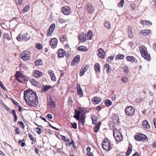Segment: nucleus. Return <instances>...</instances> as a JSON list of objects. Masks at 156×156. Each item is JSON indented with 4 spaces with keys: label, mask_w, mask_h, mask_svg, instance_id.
<instances>
[{
    "label": "nucleus",
    "mask_w": 156,
    "mask_h": 156,
    "mask_svg": "<svg viewBox=\"0 0 156 156\" xmlns=\"http://www.w3.org/2000/svg\"><path fill=\"white\" fill-rule=\"evenodd\" d=\"M84 112V109L79 107L78 110H75L74 115H73V117L81 122L82 125H84L85 121V117Z\"/></svg>",
    "instance_id": "1"
},
{
    "label": "nucleus",
    "mask_w": 156,
    "mask_h": 156,
    "mask_svg": "<svg viewBox=\"0 0 156 156\" xmlns=\"http://www.w3.org/2000/svg\"><path fill=\"white\" fill-rule=\"evenodd\" d=\"M23 93V98L25 101H27V98L29 101L32 99H36V100L38 99V98L36 93H35L31 90L28 89L25 90Z\"/></svg>",
    "instance_id": "2"
},
{
    "label": "nucleus",
    "mask_w": 156,
    "mask_h": 156,
    "mask_svg": "<svg viewBox=\"0 0 156 156\" xmlns=\"http://www.w3.org/2000/svg\"><path fill=\"white\" fill-rule=\"evenodd\" d=\"M110 143L111 141L108 139H104L101 144L102 148L107 152L109 151L112 148Z\"/></svg>",
    "instance_id": "3"
},
{
    "label": "nucleus",
    "mask_w": 156,
    "mask_h": 156,
    "mask_svg": "<svg viewBox=\"0 0 156 156\" xmlns=\"http://www.w3.org/2000/svg\"><path fill=\"white\" fill-rule=\"evenodd\" d=\"M140 52L142 56L145 59L150 61L151 59L150 55L149 54L145 47L144 45L142 46L141 49H140Z\"/></svg>",
    "instance_id": "4"
},
{
    "label": "nucleus",
    "mask_w": 156,
    "mask_h": 156,
    "mask_svg": "<svg viewBox=\"0 0 156 156\" xmlns=\"http://www.w3.org/2000/svg\"><path fill=\"white\" fill-rule=\"evenodd\" d=\"M134 138L136 140L139 141L147 142L148 140L147 136L142 133H136L134 136Z\"/></svg>",
    "instance_id": "5"
},
{
    "label": "nucleus",
    "mask_w": 156,
    "mask_h": 156,
    "mask_svg": "<svg viewBox=\"0 0 156 156\" xmlns=\"http://www.w3.org/2000/svg\"><path fill=\"white\" fill-rule=\"evenodd\" d=\"M113 135L116 141H120L123 140L121 133L117 129H114L113 130Z\"/></svg>",
    "instance_id": "6"
},
{
    "label": "nucleus",
    "mask_w": 156,
    "mask_h": 156,
    "mask_svg": "<svg viewBox=\"0 0 156 156\" xmlns=\"http://www.w3.org/2000/svg\"><path fill=\"white\" fill-rule=\"evenodd\" d=\"M125 111L126 115L128 116H132L135 113V109L133 107L128 106L125 109Z\"/></svg>",
    "instance_id": "7"
},
{
    "label": "nucleus",
    "mask_w": 156,
    "mask_h": 156,
    "mask_svg": "<svg viewBox=\"0 0 156 156\" xmlns=\"http://www.w3.org/2000/svg\"><path fill=\"white\" fill-rule=\"evenodd\" d=\"M62 12L65 15H69L71 12L69 7L68 6H66L65 7H63L61 9Z\"/></svg>",
    "instance_id": "8"
},
{
    "label": "nucleus",
    "mask_w": 156,
    "mask_h": 156,
    "mask_svg": "<svg viewBox=\"0 0 156 156\" xmlns=\"http://www.w3.org/2000/svg\"><path fill=\"white\" fill-rule=\"evenodd\" d=\"M58 42V41L57 38H53L50 41V44L52 48H55L57 46Z\"/></svg>",
    "instance_id": "9"
},
{
    "label": "nucleus",
    "mask_w": 156,
    "mask_h": 156,
    "mask_svg": "<svg viewBox=\"0 0 156 156\" xmlns=\"http://www.w3.org/2000/svg\"><path fill=\"white\" fill-rule=\"evenodd\" d=\"M91 119L92 121V123L95 124V127L94 129V131L95 133L98 132V124H97L98 118L94 115H93L91 117Z\"/></svg>",
    "instance_id": "10"
},
{
    "label": "nucleus",
    "mask_w": 156,
    "mask_h": 156,
    "mask_svg": "<svg viewBox=\"0 0 156 156\" xmlns=\"http://www.w3.org/2000/svg\"><path fill=\"white\" fill-rule=\"evenodd\" d=\"M106 56L105 51L102 48H100L98 49V57L102 59H104Z\"/></svg>",
    "instance_id": "11"
},
{
    "label": "nucleus",
    "mask_w": 156,
    "mask_h": 156,
    "mask_svg": "<svg viewBox=\"0 0 156 156\" xmlns=\"http://www.w3.org/2000/svg\"><path fill=\"white\" fill-rule=\"evenodd\" d=\"M80 56L79 55H77L73 58L71 63V66H73L79 63L80 60Z\"/></svg>",
    "instance_id": "12"
},
{
    "label": "nucleus",
    "mask_w": 156,
    "mask_h": 156,
    "mask_svg": "<svg viewBox=\"0 0 156 156\" xmlns=\"http://www.w3.org/2000/svg\"><path fill=\"white\" fill-rule=\"evenodd\" d=\"M77 92L78 95L80 98L83 97V91L80 87V84H78L77 85Z\"/></svg>",
    "instance_id": "13"
},
{
    "label": "nucleus",
    "mask_w": 156,
    "mask_h": 156,
    "mask_svg": "<svg viewBox=\"0 0 156 156\" xmlns=\"http://www.w3.org/2000/svg\"><path fill=\"white\" fill-rule=\"evenodd\" d=\"M79 42H84L86 40V35L84 33H81L78 36Z\"/></svg>",
    "instance_id": "14"
},
{
    "label": "nucleus",
    "mask_w": 156,
    "mask_h": 156,
    "mask_svg": "<svg viewBox=\"0 0 156 156\" xmlns=\"http://www.w3.org/2000/svg\"><path fill=\"white\" fill-rule=\"evenodd\" d=\"M58 54V56L59 58L63 57L65 53V51L62 48L59 49L57 52Z\"/></svg>",
    "instance_id": "15"
},
{
    "label": "nucleus",
    "mask_w": 156,
    "mask_h": 156,
    "mask_svg": "<svg viewBox=\"0 0 156 156\" xmlns=\"http://www.w3.org/2000/svg\"><path fill=\"white\" fill-rule=\"evenodd\" d=\"M86 10L89 13H91L94 12V8L91 4L90 3H88L87 5Z\"/></svg>",
    "instance_id": "16"
},
{
    "label": "nucleus",
    "mask_w": 156,
    "mask_h": 156,
    "mask_svg": "<svg viewBox=\"0 0 156 156\" xmlns=\"http://www.w3.org/2000/svg\"><path fill=\"white\" fill-rule=\"evenodd\" d=\"M25 54V53H22L21 55V58L23 60H27L30 59L31 55Z\"/></svg>",
    "instance_id": "17"
},
{
    "label": "nucleus",
    "mask_w": 156,
    "mask_h": 156,
    "mask_svg": "<svg viewBox=\"0 0 156 156\" xmlns=\"http://www.w3.org/2000/svg\"><path fill=\"white\" fill-rule=\"evenodd\" d=\"M29 101L30 102L31 104H30L31 107H35L38 104V99L36 100V99H32Z\"/></svg>",
    "instance_id": "18"
},
{
    "label": "nucleus",
    "mask_w": 156,
    "mask_h": 156,
    "mask_svg": "<svg viewBox=\"0 0 156 156\" xmlns=\"http://www.w3.org/2000/svg\"><path fill=\"white\" fill-rule=\"evenodd\" d=\"M42 75V73L38 70H36L34 72L33 76L36 78H39Z\"/></svg>",
    "instance_id": "19"
},
{
    "label": "nucleus",
    "mask_w": 156,
    "mask_h": 156,
    "mask_svg": "<svg viewBox=\"0 0 156 156\" xmlns=\"http://www.w3.org/2000/svg\"><path fill=\"white\" fill-rule=\"evenodd\" d=\"M89 66V65H87L83 69L82 68L80 69V76H83L85 72L88 69Z\"/></svg>",
    "instance_id": "20"
},
{
    "label": "nucleus",
    "mask_w": 156,
    "mask_h": 156,
    "mask_svg": "<svg viewBox=\"0 0 156 156\" xmlns=\"http://www.w3.org/2000/svg\"><path fill=\"white\" fill-rule=\"evenodd\" d=\"M126 60L128 62H131L132 63L135 62V60L137 61L136 58L133 56H127L126 58Z\"/></svg>",
    "instance_id": "21"
},
{
    "label": "nucleus",
    "mask_w": 156,
    "mask_h": 156,
    "mask_svg": "<svg viewBox=\"0 0 156 156\" xmlns=\"http://www.w3.org/2000/svg\"><path fill=\"white\" fill-rule=\"evenodd\" d=\"M42 87L41 91L43 92H46L48 89H51L52 88V86L50 85H46V86L43 85Z\"/></svg>",
    "instance_id": "22"
},
{
    "label": "nucleus",
    "mask_w": 156,
    "mask_h": 156,
    "mask_svg": "<svg viewBox=\"0 0 156 156\" xmlns=\"http://www.w3.org/2000/svg\"><path fill=\"white\" fill-rule=\"evenodd\" d=\"M132 28L129 27L128 28V37L131 38H132L133 37V34L132 31Z\"/></svg>",
    "instance_id": "23"
},
{
    "label": "nucleus",
    "mask_w": 156,
    "mask_h": 156,
    "mask_svg": "<svg viewBox=\"0 0 156 156\" xmlns=\"http://www.w3.org/2000/svg\"><path fill=\"white\" fill-rule=\"evenodd\" d=\"M132 145L130 144H129V146L128 147L126 153V155L127 156H128L130 154L132 151Z\"/></svg>",
    "instance_id": "24"
},
{
    "label": "nucleus",
    "mask_w": 156,
    "mask_h": 156,
    "mask_svg": "<svg viewBox=\"0 0 156 156\" xmlns=\"http://www.w3.org/2000/svg\"><path fill=\"white\" fill-rule=\"evenodd\" d=\"M143 125L144 127L146 128L147 129H150L151 128L150 126L148 123V122L146 120L143 121Z\"/></svg>",
    "instance_id": "25"
},
{
    "label": "nucleus",
    "mask_w": 156,
    "mask_h": 156,
    "mask_svg": "<svg viewBox=\"0 0 156 156\" xmlns=\"http://www.w3.org/2000/svg\"><path fill=\"white\" fill-rule=\"evenodd\" d=\"M77 50L79 51L86 52L88 50L87 48L84 46H80L77 48Z\"/></svg>",
    "instance_id": "26"
},
{
    "label": "nucleus",
    "mask_w": 156,
    "mask_h": 156,
    "mask_svg": "<svg viewBox=\"0 0 156 156\" xmlns=\"http://www.w3.org/2000/svg\"><path fill=\"white\" fill-rule=\"evenodd\" d=\"M140 23L142 24V25H152V23L151 22L148 21V20H141L140 22Z\"/></svg>",
    "instance_id": "27"
},
{
    "label": "nucleus",
    "mask_w": 156,
    "mask_h": 156,
    "mask_svg": "<svg viewBox=\"0 0 156 156\" xmlns=\"http://www.w3.org/2000/svg\"><path fill=\"white\" fill-rule=\"evenodd\" d=\"M30 8V5H27L23 8L21 12L22 13L26 12L29 10Z\"/></svg>",
    "instance_id": "28"
},
{
    "label": "nucleus",
    "mask_w": 156,
    "mask_h": 156,
    "mask_svg": "<svg viewBox=\"0 0 156 156\" xmlns=\"http://www.w3.org/2000/svg\"><path fill=\"white\" fill-rule=\"evenodd\" d=\"M112 119L114 121V122H115L116 121H117L118 122H119V116L117 114H113L112 115Z\"/></svg>",
    "instance_id": "29"
},
{
    "label": "nucleus",
    "mask_w": 156,
    "mask_h": 156,
    "mask_svg": "<svg viewBox=\"0 0 156 156\" xmlns=\"http://www.w3.org/2000/svg\"><path fill=\"white\" fill-rule=\"evenodd\" d=\"M105 67L107 68L106 73L107 74L109 73L112 71V69L110 67V65L108 64H106L105 65Z\"/></svg>",
    "instance_id": "30"
},
{
    "label": "nucleus",
    "mask_w": 156,
    "mask_h": 156,
    "mask_svg": "<svg viewBox=\"0 0 156 156\" xmlns=\"http://www.w3.org/2000/svg\"><path fill=\"white\" fill-rule=\"evenodd\" d=\"M50 100L49 101V103L50 106L54 108H55L56 107L55 104V102L53 101L51 98L49 97Z\"/></svg>",
    "instance_id": "31"
},
{
    "label": "nucleus",
    "mask_w": 156,
    "mask_h": 156,
    "mask_svg": "<svg viewBox=\"0 0 156 156\" xmlns=\"http://www.w3.org/2000/svg\"><path fill=\"white\" fill-rule=\"evenodd\" d=\"M104 103L107 107L110 106L112 104V102L108 99H106L104 101Z\"/></svg>",
    "instance_id": "32"
},
{
    "label": "nucleus",
    "mask_w": 156,
    "mask_h": 156,
    "mask_svg": "<svg viewBox=\"0 0 156 156\" xmlns=\"http://www.w3.org/2000/svg\"><path fill=\"white\" fill-rule=\"evenodd\" d=\"M150 33V30H144L140 31V34H142L144 35H146L147 34H149Z\"/></svg>",
    "instance_id": "33"
},
{
    "label": "nucleus",
    "mask_w": 156,
    "mask_h": 156,
    "mask_svg": "<svg viewBox=\"0 0 156 156\" xmlns=\"http://www.w3.org/2000/svg\"><path fill=\"white\" fill-rule=\"evenodd\" d=\"M124 55L123 54H119L118 55H116L115 58V59L116 60H121L123 59L124 58Z\"/></svg>",
    "instance_id": "34"
},
{
    "label": "nucleus",
    "mask_w": 156,
    "mask_h": 156,
    "mask_svg": "<svg viewBox=\"0 0 156 156\" xmlns=\"http://www.w3.org/2000/svg\"><path fill=\"white\" fill-rule=\"evenodd\" d=\"M22 36V39H23V40L26 41L29 40L30 38V36L27 34H24Z\"/></svg>",
    "instance_id": "35"
},
{
    "label": "nucleus",
    "mask_w": 156,
    "mask_h": 156,
    "mask_svg": "<svg viewBox=\"0 0 156 156\" xmlns=\"http://www.w3.org/2000/svg\"><path fill=\"white\" fill-rule=\"evenodd\" d=\"M30 81L32 85L34 86H37L38 83L37 81H36L35 79H30Z\"/></svg>",
    "instance_id": "36"
},
{
    "label": "nucleus",
    "mask_w": 156,
    "mask_h": 156,
    "mask_svg": "<svg viewBox=\"0 0 156 156\" xmlns=\"http://www.w3.org/2000/svg\"><path fill=\"white\" fill-rule=\"evenodd\" d=\"M55 24L54 23H52L50 26V27L48 30H49V31H51L52 32H53L55 29Z\"/></svg>",
    "instance_id": "37"
},
{
    "label": "nucleus",
    "mask_w": 156,
    "mask_h": 156,
    "mask_svg": "<svg viewBox=\"0 0 156 156\" xmlns=\"http://www.w3.org/2000/svg\"><path fill=\"white\" fill-rule=\"evenodd\" d=\"M92 35V32L90 30H89L87 33V37L89 40L91 39Z\"/></svg>",
    "instance_id": "38"
},
{
    "label": "nucleus",
    "mask_w": 156,
    "mask_h": 156,
    "mask_svg": "<svg viewBox=\"0 0 156 156\" xmlns=\"http://www.w3.org/2000/svg\"><path fill=\"white\" fill-rule=\"evenodd\" d=\"M121 80L123 83H126L128 81L127 78L125 76H122L121 77Z\"/></svg>",
    "instance_id": "39"
},
{
    "label": "nucleus",
    "mask_w": 156,
    "mask_h": 156,
    "mask_svg": "<svg viewBox=\"0 0 156 156\" xmlns=\"http://www.w3.org/2000/svg\"><path fill=\"white\" fill-rule=\"evenodd\" d=\"M36 66H38L39 65H41L42 63V61L41 59H38L36 61L34 62Z\"/></svg>",
    "instance_id": "40"
},
{
    "label": "nucleus",
    "mask_w": 156,
    "mask_h": 156,
    "mask_svg": "<svg viewBox=\"0 0 156 156\" xmlns=\"http://www.w3.org/2000/svg\"><path fill=\"white\" fill-rule=\"evenodd\" d=\"M104 25L108 29H110L111 28V25L109 22L107 21L105 22L104 23Z\"/></svg>",
    "instance_id": "41"
},
{
    "label": "nucleus",
    "mask_w": 156,
    "mask_h": 156,
    "mask_svg": "<svg viewBox=\"0 0 156 156\" xmlns=\"http://www.w3.org/2000/svg\"><path fill=\"white\" fill-rule=\"evenodd\" d=\"M35 46L37 49H38L39 50H41L43 48L42 45L40 43H38L36 44Z\"/></svg>",
    "instance_id": "42"
},
{
    "label": "nucleus",
    "mask_w": 156,
    "mask_h": 156,
    "mask_svg": "<svg viewBox=\"0 0 156 156\" xmlns=\"http://www.w3.org/2000/svg\"><path fill=\"white\" fill-rule=\"evenodd\" d=\"M23 75V74L22 73L19 71H17L15 74L16 78H17V77L20 78V77H22Z\"/></svg>",
    "instance_id": "43"
},
{
    "label": "nucleus",
    "mask_w": 156,
    "mask_h": 156,
    "mask_svg": "<svg viewBox=\"0 0 156 156\" xmlns=\"http://www.w3.org/2000/svg\"><path fill=\"white\" fill-rule=\"evenodd\" d=\"M93 104H98V97H94L91 100Z\"/></svg>",
    "instance_id": "44"
},
{
    "label": "nucleus",
    "mask_w": 156,
    "mask_h": 156,
    "mask_svg": "<svg viewBox=\"0 0 156 156\" xmlns=\"http://www.w3.org/2000/svg\"><path fill=\"white\" fill-rule=\"evenodd\" d=\"M124 0H121L119 2L118 4V6L122 7L124 4Z\"/></svg>",
    "instance_id": "45"
},
{
    "label": "nucleus",
    "mask_w": 156,
    "mask_h": 156,
    "mask_svg": "<svg viewBox=\"0 0 156 156\" xmlns=\"http://www.w3.org/2000/svg\"><path fill=\"white\" fill-rule=\"evenodd\" d=\"M66 39V37L64 35H62L60 37V41L62 42H64L65 41Z\"/></svg>",
    "instance_id": "46"
},
{
    "label": "nucleus",
    "mask_w": 156,
    "mask_h": 156,
    "mask_svg": "<svg viewBox=\"0 0 156 156\" xmlns=\"http://www.w3.org/2000/svg\"><path fill=\"white\" fill-rule=\"evenodd\" d=\"M123 71L124 73H128L129 72V69H128V67L127 66H125L123 68Z\"/></svg>",
    "instance_id": "47"
},
{
    "label": "nucleus",
    "mask_w": 156,
    "mask_h": 156,
    "mask_svg": "<svg viewBox=\"0 0 156 156\" xmlns=\"http://www.w3.org/2000/svg\"><path fill=\"white\" fill-rule=\"evenodd\" d=\"M22 36L21 34H19L16 37L17 40L19 41H21L23 40V39H22Z\"/></svg>",
    "instance_id": "48"
},
{
    "label": "nucleus",
    "mask_w": 156,
    "mask_h": 156,
    "mask_svg": "<svg viewBox=\"0 0 156 156\" xmlns=\"http://www.w3.org/2000/svg\"><path fill=\"white\" fill-rule=\"evenodd\" d=\"M18 123L19 124L20 126H21L23 129L25 127V126L24 125L23 122L22 121H20L18 122Z\"/></svg>",
    "instance_id": "49"
},
{
    "label": "nucleus",
    "mask_w": 156,
    "mask_h": 156,
    "mask_svg": "<svg viewBox=\"0 0 156 156\" xmlns=\"http://www.w3.org/2000/svg\"><path fill=\"white\" fill-rule=\"evenodd\" d=\"M51 77V80L53 81H55L56 79L55 74H53V75H50Z\"/></svg>",
    "instance_id": "50"
},
{
    "label": "nucleus",
    "mask_w": 156,
    "mask_h": 156,
    "mask_svg": "<svg viewBox=\"0 0 156 156\" xmlns=\"http://www.w3.org/2000/svg\"><path fill=\"white\" fill-rule=\"evenodd\" d=\"M72 125V127L73 128L75 129H76L77 128V123L76 122H74L73 123H71Z\"/></svg>",
    "instance_id": "51"
},
{
    "label": "nucleus",
    "mask_w": 156,
    "mask_h": 156,
    "mask_svg": "<svg viewBox=\"0 0 156 156\" xmlns=\"http://www.w3.org/2000/svg\"><path fill=\"white\" fill-rule=\"evenodd\" d=\"M36 132L38 134H40L41 133V129L39 127H37L35 130Z\"/></svg>",
    "instance_id": "52"
},
{
    "label": "nucleus",
    "mask_w": 156,
    "mask_h": 156,
    "mask_svg": "<svg viewBox=\"0 0 156 156\" xmlns=\"http://www.w3.org/2000/svg\"><path fill=\"white\" fill-rule=\"evenodd\" d=\"M28 136L30 139L32 141L34 142L35 140L34 138L33 137L32 134L30 133H28Z\"/></svg>",
    "instance_id": "53"
},
{
    "label": "nucleus",
    "mask_w": 156,
    "mask_h": 156,
    "mask_svg": "<svg viewBox=\"0 0 156 156\" xmlns=\"http://www.w3.org/2000/svg\"><path fill=\"white\" fill-rule=\"evenodd\" d=\"M11 113L12 114L13 117H15L17 116L15 110H12L11 111Z\"/></svg>",
    "instance_id": "54"
},
{
    "label": "nucleus",
    "mask_w": 156,
    "mask_h": 156,
    "mask_svg": "<svg viewBox=\"0 0 156 156\" xmlns=\"http://www.w3.org/2000/svg\"><path fill=\"white\" fill-rule=\"evenodd\" d=\"M16 79L17 80L19 83H24V81H23V80L20 78L17 77V78Z\"/></svg>",
    "instance_id": "55"
},
{
    "label": "nucleus",
    "mask_w": 156,
    "mask_h": 156,
    "mask_svg": "<svg viewBox=\"0 0 156 156\" xmlns=\"http://www.w3.org/2000/svg\"><path fill=\"white\" fill-rule=\"evenodd\" d=\"M53 32H51V31H49V30H48L47 31V34L46 35L47 36H49L51 35Z\"/></svg>",
    "instance_id": "56"
},
{
    "label": "nucleus",
    "mask_w": 156,
    "mask_h": 156,
    "mask_svg": "<svg viewBox=\"0 0 156 156\" xmlns=\"http://www.w3.org/2000/svg\"><path fill=\"white\" fill-rule=\"evenodd\" d=\"M59 22L61 23H62L65 22L66 21L65 20L62 19V18H60L58 19Z\"/></svg>",
    "instance_id": "57"
},
{
    "label": "nucleus",
    "mask_w": 156,
    "mask_h": 156,
    "mask_svg": "<svg viewBox=\"0 0 156 156\" xmlns=\"http://www.w3.org/2000/svg\"><path fill=\"white\" fill-rule=\"evenodd\" d=\"M94 68L96 73H97V72H98V63H96L94 65Z\"/></svg>",
    "instance_id": "58"
},
{
    "label": "nucleus",
    "mask_w": 156,
    "mask_h": 156,
    "mask_svg": "<svg viewBox=\"0 0 156 156\" xmlns=\"http://www.w3.org/2000/svg\"><path fill=\"white\" fill-rule=\"evenodd\" d=\"M0 87H1L3 89V90H7L6 88L3 85V84L2 83H0Z\"/></svg>",
    "instance_id": "59"
},
{
    "label": "nucleus",
    "mask_w": 156,
    "mask_h": 156,
    "mask_svg": "<svg viewBox=\"0 0 156 156\" xmlns=\"http://www.w3.org/2000/svg\"><path fill=\"white\" fill-rule=\"evenodd\" d=\"M114 57L113 56H110L108 57V59L107 60V61L109 62V59H110V61H112L114 59Z\"/></svg>",
    "instance_id": "60"
},
{
    "label": "nucleus",
    "mask_w": 156,
    "mask_h": 156,
    "mask_svg": "<svg viewBox=\"0 0 156 156\" xmlns=\"http://www.w3.org/2000/svg\"><path fill=\"white\" fill-rule=\"evenodd\" d=\"M47 117L50 119H52V115L50 114H48L47 115Z\"/></svg>",
    "instance_id": "61"
},
{
    "label": "nucleus",
    "mask_w": 156,
    "mask_h": 156,
    "mask_svg": "<svg viewBox=\"0 0 156 156\" xmlns=\"http://www.w3.org/2000/svg\"><path fill=\"white\" fill-rule=\"evenodd\" d=\"M15 132L17 134H20V130L18 128H16L15 129Z\"/></svg>",
    "instance_id": "62"
},
{
    "label": "nucleus",
    "mask_w": 156,
    "mask_h": 156,
    "mask_svg": "<svg viewBox=\"0 0 156 156\" xmlns=\"http://www.w3.org/2000/svg\"><path fill=\"white\" fill-rule=\"evenodd\" d=\"M129 44L131 48H133L134 44L133 42H129Z\"/></svg>",
    "instance_id": "63"
},
{
    "label": "nucleus",
    "mask_w": 156,
    "mask_h": 156,
    "mask_svg": "<svg viewBox=\"0 0 156 156\" xmlns=\"http://www.w3.org/2000/svg\"><path fill=\"white\" fill-rule=\"evenodd\" d=\"M132 156H140L139 153L137 152H135L132 155Z\"/></svg>",
    "instance_id": "64"
}]
</instances>
